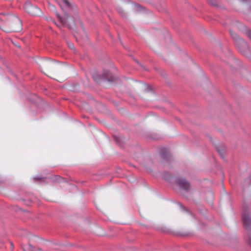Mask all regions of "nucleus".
<instances>
[{
  "label": "nucleus",
  "instance_id": "1",
  "mask_svg": "<svg viewBox=\"0 0 251 251\" xmlns=\"http://www.w3.org/2000/svg\"><path fill=\"white\" fill-rule=\"evenodd\" d=\"M230 34L233 38H237L236 45L240 51L243 54L247 53L249 51V47L247 43L244 40L238 38L236 33L230 32Z\"/></svg>",
  "mask_w": 251,
  "mask_h": 251
},
{
  "label": "nucleus",
  "instance_id": "2",
  "mask_svg": "<svg viewBox=\"0 0 251 251\" xmlns=\"http://www.w3.org/2000/svg\"><path fill=\"white\" fill-rule=\"evenodd\" d=\"M176 182L180 188L185 191H188L190 190L191 186L190 183L185 178L178 177L176 179Z\"/></svg>",
  "mask_w": 251,
  "mask_h": 251
},
{
  "label": "nucleus",
  "instance_id": "3",
  "mask_svg": "<svg viewBox=\"0 0 251 251\" xmlns=\"http://www.w3.org/2000/svg\"><path fill=\"white\" fill-rule=\"evenodd\" d=\"M15 25H12L11 26V30L13 32H19L22 29V23L20 20L16 18L15 21Z\"/></svg>",
  "mask_w": 251,
  "mask_h": 251
},
{
  "label": "nucleus",
  "instance_id": "4",
  "mask_svg": "<svg viewBox=\"0 0 251 251\" xmlns=\"http://www.w3.org/2000/svg\"><path fill=\"white\" fill-rule=\"evenodd\" d=\"M38 10L39 9L37 7L32 5H29V6L27 7L26 9L27 12L32 15H35L36 14V11Z\"/></svg>",
  "mask_w": 251,
  "mask_h": 251
},
{
  "label": "nucleus",
  "instance_id": "5",
  "mask_svg": "<svg viewBox=\"0 0 251 251\" xmlns=\"http://www.w3.org/2000/svg\"><path fill=\"white\" fill-rule=\"evenodd\" d=\"M244 224L246 226L251 225V218L247 215H244L243 217Z\"/></svg>",
  "mask_w": 251,
  "mask_h": 251
},
{
  "label": "nucleus",
  "instance_id": "6",
  "mask_svg": "<svg viewBox=\"0 0 251 251\" xmlns=\"http://www.w3.org/2000/svg\"><path fill=\"white\" fill-rule=\"evenodd\" d=\"M56 16L58 17L61 25H64L66 24V20L61 17L58 14H56Z\"/></svg>",
  "mask_w": 251,
  "mask_h": 251
},
{
  "label": "nucleus",
  "instance_id": "7",
  "mask_svg": "<svg viewBox=\"0 0 251 251\" xmlns=\"http://www.w3.org/2000/svg\"><path fill=\"white\" fill-rule=\"evenodd\" d=\"M62 1L64 3V4L68 7L70 6L69 2L67 0H62Z\"/></svg>",
  "mask_w": 251,
  "mask_h": 251
},
{
  "label": "nucleus",
  "instance_id": "8",
  "mask_svg": "<svg viewBox=\"0 0 251 251\" xmlns=\"http://www.w3.org/2000/svg\"><path fill=\"white\" fill-rule=\"evenodd\" d=\"M109 73L108 71H107L106 73H104V77L107 78H108V77H109Z\"/></svg>",
  "mask_w": 251,
  "mask_h": 251
},
{
  "label": "nucleus",
  "instance_id": "9",
  "mask_svg": "<svg viewBox=\"0 0 251 251\" xmlns=\"http://www.w3.org/2000/svg\"><path fill=\"white\" fill-rule=\"evenodd\" d=\"M248 35L249 37H250L251 38V31H250L248 32Z\"/></svg>",
  "mask_w": 251,
  "mask_h": 251
},
{
  "label": "nucleus",
  "instance_id": "10",
  "mask_svg": "<svg viewBox=\"0 0 251 251\" xmlns=\"http://www.w3.org/2000/svg\"><path fill=\"white\" fill-rule=\"evenodd\" d=\"M248 242L249 244L251 245V241H248Z\"/></svg>",
  "mask_w": 251,
  "mask_h": 251
},
{
  "label": "nucleus",
  "instance_id": "11",
  "mask_svg": "<svg viewBox=\"0 0 251 251\" xmlns=\"http://www.w3.org/2000/svg\"><path fill=\"white\" fill-rule=\"evenodd\" d=\"M34 179H35V180H36V179H41V178H40L35 177V178H34Z\"/></svg>",
  "mask_w": 251,
  "mask_h": 251
},
{
  "label": "nucleus",
  "instance_id": "12",
  "mask_svg": "<svg viewBox=\"0 0 251 251\" xmlns=\"http://www.w3.org/2000/svg\"><path fill=\"white\" fill-rule=\"evenodd\" d=\"M164 177L165 179H167L168 178L167 176H164Z\"/></svg>",
  "mask_w": 251,
  "mask_h": 251
}]
</instances>
